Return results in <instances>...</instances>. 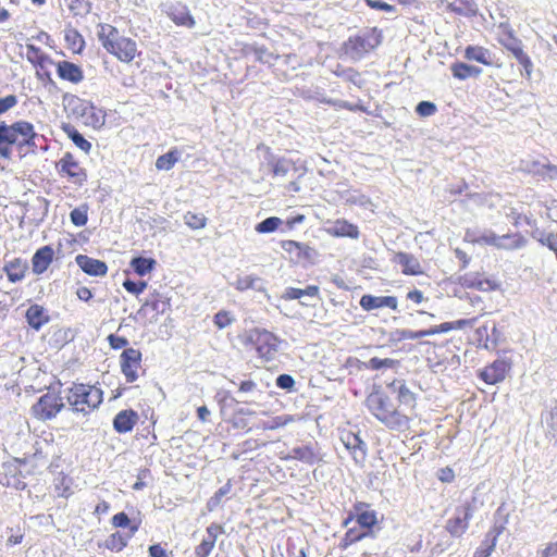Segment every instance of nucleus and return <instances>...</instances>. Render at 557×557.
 Instances as JSON below:
<instances>
[{"instance_id":"obj_39","label":"nucleus","mask_w":557,"mask_h":557,"mask_svg":"<svg viewBox=\"0 0 557 557\" xmlns=\"http://www.w3.org/2000/svg\"><path fill=\"white\" fill-rule=\"evenodd\" d=\"M127 544V540L119 532L111 534L106 541V547L110 550L120 552Z\"/></svg>"},{"instance_id":"obj_6","label":"nucleus","mask_w":557,"mask_h":557,"mask_svg":"<svg viewBox=\"0 0 557 557\" xmlns=\"http://www.w3.org/2000/svg\"><path fill=\"white\" fill-rule=\"evenodd\" d=\"M466 239L472 243L493 246L497 249L504 250L520 249L524 247L527 243L525 238L519 233L497 235L495 232L491 230H484L478 236H474V234L467 232Z\"/></svg>"},{"instance_id":"obj_27","label":"nucleus","mask_w":557,"mask_h":557,"mask_svg":"<svg viewBox=\"0 0 557 557\" xmlns=\"http://www.w3.org/2000/svg\"><path fill=\"white\" fill-rule=\"evenodd\" d=\"M465 58L470 61H476L484 65L492 64V54L490 50L479 46L467 47L465 51Z\"/></svg>"},{"instance_id":"obj_16","label":"nucleus","mask_w":557,"mask_h":557,"mask_svg":"<svg viewBox=\"0 0 557 557\" xmlns=\"http://www.w3.org/2000/svg\"><path fill=\"white\" fill-rule=\"evenodd\" d=\"M77 265L87 274L103 276L107 274L108 267L103 261L90 258L86 255H78L75 258Z\"/></svg>"},{"instance_id":"obj_28","label":"nucleus","mask_w":557,"mask_h":557,"mask_svg":"<svg viewBox=\"0 0 557 557\" xmlns=\"http://www.w3.org/2000/svg\"><path fill=\"white\" fill-rule=\"evenodd\" d=\"M319 295V287L315 285H309L306 288H295V287H287L282 298L285 300H294V299H301L302 297H318Z\"/></svg>"},{"instance_id":"obj_18","label":"nucleus","mask_w":557,"mask_h":557,"mask_svg":"<svg viewBox=\"0 0 557 557\" xmlns=\"http://www.w3.org/2000/svg\"><path fill=\"white\" fill-rule=\"evenodd\" d=\"M54 251L50 246L39 248L32 258L33 272L42 274L51 264Z\"/></svg>"},{"instance_id":"obj_3","label":"nucleus","mask_w":557,"mask_h":557,"mask_svg":"<svg viewBox=\"0 0 557 557\" xmlns=\"http://www.w3.org/2000/svg\"><path fill=\"white\" fill-rule=\"evenodd\" d=\"M36 137L33 124L18 121L11 125L0 123V157L9 159L12 154V146H30Z\"/></svg>"},{"instance_id":"obj_37","label":"nucleus","mask_w":557,"mask_h":557,"mask_svg":"<svg viewBox=\"0 0 557 557\" xmlns=\"http://www.w3.org/2000/svg\"><path fill=\"white\" fill-rule=\"evenodd\" d=\"M65 40L69 44V47L76 52H79L85 44L83 36L75 29L66 30Z\"/></svg>"},{"instance_id":"obj_29","label":"nucleus","mask_w":557,"mask_h":557,"mask_svg":"<svg viewBox=\"0 0 557 557\" xmlns=\"http://www.w3.org/2000/svg\"><path fill=\"white\" fill-rule=\"evenodd\" d=\"M450 70L454 77L458 79H467L472 76H479L482 73L480 67L461 62L451 64Z\"/></svg>"},{"instance_id":"obj_13","label":"nucleus","mask_w":557,"mask_h":557,"mask_svg":"<svg viewBox=\"0 0 557 557\" xmlns=\"http://www.w3.org/2000/svg\"><path fill=\"white\" fill-rule=\"evenodd\" d=\"M224 533V529L222 525L218 523H211L203 534L201 542L195 548V554L197 557H208L212 549L214 548L215 542L219 535Z\"/></svg>"},{"instance_id":"obj_46","label":"nucleus","mask_w":557,"mask_h":557,"mask_svg":"<svg viewBox=\"0 0 557 557\" xmlns=\"http://www.w3.org/2000/svg\"><path fill=\"white\" fill-rule=\"evenodd\" d=\"M357 522L364 528H371L376 523V513L374 510H366L357 516Z\"/></svg>"},{"instance_id":"obj_7","label":"nucleus","mask_w":557,"mask_h":557,"mask_svg":"<svg viewBox=\"0 0 557 557\" xmlns=\"http://www.w3.org/2000/svg\"><path fill=\"white\" fill-rule=\"evenodd\" d=\"M246 341L251 343L260 358L265 361L273 360L278 351L281 341L271 332L262 329H253L247 332Z\"/></svg>"},{"instance_id":"obj_33","label":"nucleus","mask_w":557,"mask_h":557,"mask_svg":"<svg viewBox=\"0 0 557 557\" xmlns=\"http://www.w3.org/2000/svg\"><path fill=\"white\" fill-rule=\"evenodd\" d=\"M154 264H156V260H153L151 258H144V257H137L131 261V267L140 276H144L147 273H149L150 271H152Z\"/></svg>"},{"instance_id":"obj_10","label":"nucleus","mask_w":557,"mask_h":557,"mask_svg":"<svg viewBox=\"0 0 557 557\" xmlns=\"http://www.w3.org/2000/svg\"><path fill=\"white\" fill-rule=\"evenodd\" d=\"M141 366V352L135 348H127L121 355V369L126 381L132 383L138 379Z\"/></svg>"},{"instance_id":"obj_26","label":"nucleus","mask_w":557,"mask_h":557,"mask_svg":"<svg viewBox=\"0 0 557 557\" xmlns=\"http://www.w3.org/2000/svg\"><path fill=\"white\" fill-rule=\"evenodd\" d=\"M329 233L339 237L358 238V227L345 220H337L330 228Z\"/></svg>"},{"instance_id":"obj_17","label":"nucleus","mask_w":557,"mask_h":557,"mask_svg":"<svg viewBox=\"0 0 557 557\" xmlns=\"http://www.w3.org/2000/svg\"><path fill=\"white\" fill-rule=\"evenodd\" d=\"M472 517V511L469 506L463 507L462 516H457L455 518L449 519L446 522V530L450 533V535L460 537L468 529L469 520Z\"/></svg>"},{"instance_id":"obj_19","label":"nucleus","mask_w":557,"mask_h":557,"mask_svg":"<svg viewBox=\"0 0 557 557\" xmlns=\"http://www.w3.org/2000/svg\"><path fill=\"white\" fill-rule=\"evenodd\" d=\"M138 419L139 417L136 411L132 409L122 410L115 416L113 428L117 433H127L133 430Z\"/></svg>"},{"instance_id":"obj_41","label":"nucleus","mask_w":557,"mask_h":557,"mask_svg":"<svg viewBox=\"0 0 557 557\" xmlns=\"http://www.w3.org/2000/svg\"><path fill=\"white\" fill-rule=\"evenodd\" d=\"M292 421H293V418L290 416H280V417H275L269 421L262 422L261 429L262 430H276L278 428H283V426L287 425Z\"/></svg>"},{"instance_id":"obj_20","label":"nucleus","mask_w":557,"mask_h":557,"mask_svg":"<svg viewBox=\"0 0 557 557\" xmlns=\"http://www.w3.org/2000/svg\"><path fill=\"white\" fill-rule=\"evenodd\" d=\"M27 269V262L21 258H14L5 262L3 267V271L11 283H17L24 280Z\"/></svg>"},{"instance_id":"obj_31","label":"nucleus","mask_w":557,"mask_h":557,"mask_svg":"<svg viewBox=\"0 0 557 557\" xmlns=\"http://www.w3.org/2000/svg\"><path fill=\"white\" fill-rule=\"evenodd\" d=\"M509 52H511L513 58L523 66L527 76L530 77L533 64L529 55L523 51L522 42L520 41L515 47H511Z\"/></svg>"},{"instance_id":"obj_43","label":"nucleus","mask_w":557,"mask_h":557,"mask_svg":"<svg viewBox=\"0 0 557 557\" xmlns=\"http://www.w3.org/2000/svg\"><path fill=\"white\" fill-rule=\"evenodd\" d=\"M470 324H471V322L469 320H458L455 322L442 323L440 325L434 326V329L436 331V334H440V333H447L451 330H459V329H462Z\"/></svg>"},{"instance_id":"obj_23","label":"nucleus","mask_w":557,"mask_h":557,"mask_svg":"<svg viewBox=\"0 0 557 557\" xmlns=\"http://www.w3.org/2000/svg\"><path fill=\"white\" fill-rule=\"evenodd\" d=\"M388 387L393 393L397 394V398L400 404L414 407L416 405V396L407 387L406 383L401 380L393 381Z\"/></svg>"},{"instance_id":"obj_9","label":"nucleus","mask_w":557,"mask_h":557,"mask_svg":"<svg viewBox=\"0 0 557 557\" xmlns=\"http://www.w3.org/2000/svg\"><path fill=\"white\" fill-rule=\"evenodd\" d=\"M63 407L59 397L52 394H46L33 406L34 414L41 420L55 417Z\"/></svg>"},{"instance_id":"obj_5","label":"nucleus","mask_w":557,"mask_h":557,"mask_svg":"<svg viewBox=\"0 0 557 557\" xmlns=\"http://www.w3.org/2000/svg\"><path fill=\"white\" fill-rule=\"evenodd\" d=\"M102 399L103 393L99 387L85 384H75L67 395V401L73 410L84 414L98 408Z\"/></svg>"},{"instance_id":"obj_36","label":"nucleus","mask_w":557,"mask_h":557,"mask_svg":"<svg viewBox=\"0 0 557 557\" xmlns=\"http://www.w3.org/2000/svg\"><path fill=\"white\" fill-rule=\"evenodd\" d=\"M260 282H261V280L257 276H252V275L240 276L235 282V288L240 292L249 289V288L261 289L260 286L258 285Z\"/></svg>"},{"instance_id":"obj_59","label":"nucleus","mask_w":557,"mask_h":557,"mask_svg":"<svg viewBox=\"0 0 557 557\" xmlns=\"http://www.w3.org/2000/svg\"><path fill=\"white\" fill-rule=\"evenodd\" d=\"M368 5L372 9L383 10L386 12H394L395 8L386 2H382L379 0H366Z\"/></svg>"},{"instance_id":"obj_61","label":"nucleus","mask_w":557,"mask_h":557,"mask_svg":"<svg viewBox=\"0 0 557 557\" xmlns=\"http://www.w3.org/2000/svg\"><path fill=\"white\" fill-rule=\"evenodd\" d=\"M149 554L151 557H168L166 550L160 544L151 545Z\"/></svg>"},{"instance_id":"obj_12","label":"nucleus","mask_w":557,"mask_h":557,"mask_svg":"<svg viewBox=\"0 0 557 557\" xmlns=\"http://www.w3.org/2000/svg\"><path fill=\"white\" fill-rule=\"evenodd\" d=\"M510 370V363L505 359H497L480 372V377L487 384L503 382Z\"/></svg>"},{"instance_id":"obj_48","label":"nucleus","mask_w":557,"mask_h":557,"mask_svg":"<svg viewBox=\"0 0 557 557\" xmlns=\"http://www.w3.org/2000/svg\"><path fill=\"white\" fill-rule=\"evenodd\" d=\"M123 287L131 294L139 295L147 288V282H133L131 280H126L123 283Z\"/></svg>"},{"instance_id":"obj_57","label":"nucleus","mask_w":557,"mask_h":557,"mask_svg":"<svg viewBox=\"0 0 557 557\" xmlns=\"http://www.w3.org/2000/svg\"><path fill=\"white\" fill-rule=\"evenodd\" d=\"M108 341L113 349H121L128 345V341L125 337L115 336L113 334L108 336Z\"/></svg>"},{"instance_id":"obj_8","label":"nucleus","mask_w":557,"mask_h":557,"mask_svg":"<svg viewBox=\"0 0 557 557\" xmlns=\"http://www.w3.org/2000/svg\"><path fill=\"white\" fill-rule=\"evenodd\" d=\"M381 44V33L373 28L362 35L350 37L345 42V53L352 60H360Z\"/></svg>"},{"instance_id":"obj_24","label":"nucleus","mask_w":557,"mask_h":557,"mask_svg":"<svg viewBox=\"0 0 557 557\" xmlns=\"http://www.w3.org/2000/svg\"><path fill=\"white\" fill-rule=\"evenodd\" d=\"M396 262L403 267V272L407 275H418L422 273L418 259L412 255L399 252L396 255Z\"/></svg>"},{"instance_id":"obj_52","label":"nucleus","mask_w":557,"mask_h":557,"mask_svg":"<svg viewBox=\"0 0 557 557\" xmlns=\"http://www.w3.org/2000/svg\"><path fill=\"white\" fill-rule=\"evenodd\" d=\"M17 104V98L14 95H8L0 98V115L8 112Z\"/></svg>"},{"instance_id":"obj_11","label":"nucleus","mask_w":557,"mask_h":557,"mask_svg":"<svg viewBox=\"0 0 557 557\" xmlns=\"http://www.w3.org/2000/svg\"><path fill=\"white\" fill-rule=\"evenodd\" d=\"M59 173L66 175L69 180L77 185H83L87 176L82 166L74 160L71 153H65L57 164Z\"/></svg>"},{"instance_id":"obj_47","label":"nucleus","mask_w":557,"mask_h":557,"mask_svg":"<svg viewBox=\"0 0 557 557\" xmlns=\"http://www.w3.org/2000/svg\"><path fill=\"white\" fill-rule=\"evenodd\" d=\"M293 168V164L290 161L285 159H278L273 164V174L275 176L284 177L287 175L289 170Z\"/></svg>"},{"instance_id":"obj_42","label":"nucleus","mask_w":557,"mask_h":557,"mask_svg":"<svg viewBox=\"0 0 557 557\" xmlns=\"http://www.w3.org/2000/svg\"><path fill=\"white\" fill-rule=\"evenodd\" d=\"M70 219L75 226H84L88 221L87 208L85 206L75 208L71 211Z\"/></svg>"},{"instance_id":"obj_53","label":"nucleus","mask_w":557,"mask_h":557,"mask_svg":"<svg viewBox=\"0 0 557 557\" xmlns=\"http://www.w3.org/2000/svg\"><path fill=\"white\" fill-rule=\"evenodd\" d=\"M395 363L393 359L386 358V359H380V358H371L368 362V368L372 370H379L384 367H392Z\"/></svg>"},{"instance_id":"obj_40","label":"nucleus","mask_w":557,"mask_h":557,"mask_svg":"<svg viewBox=\"0 0 557 557\" xmlns=\"http://www.w3.org/2000/svg\"><path fill=\"white\" fill-rule=\"evenodd\" d=\"M282 224V220L276 216H271L256 225L258 233H272Z\"/></svg>"},{"instance_id":"obj_35","label":"nucleus","mask_w":557,"mask_h":557,"mask_svg":"<svg viewBox=\"0 0 557 557\" xmlns=\"http://www.w3.org/2000/svg\"><path fill=\"white\" fill-rule=\"evenodd\" d=\"M178 152L176 150L169 151L157 159L156 168L158 170L169 171L178 161Z\"/></svg>"},{"instance_id":"obj_34","label":"nucleus","mask_w":557,"mask_h":557,"mask_svg":"<svg viewBox=\"0 0 557 557\" xmlns=\"http://www.w3.org/2000/svg\"><path fill=\"white\" fill-rule=\"evenodd\" d=\"M502 33L499 34L498 41L506 49L510 50L521 40L513 36L512 29L508 25H500Z\"/></svg>"},{"instance_id":"obj_55","label":"nucleus","mask_w":557,"mask_h":557,"mask_svg":"<svg viewBox=\"0 0 557 557\" xmlns=\"http://www.w3.org/2000/svg\"><path fill=\"white\" fill-rule=\"evenodd\" d=\"M301 244L302 243H298V242H295V240H284L282 243V248L286 252H288L290 255H295L298 258V253H299Z\"/></svg>"},{"instance_id":"obj_21","label":"nucleus","mask_w":557,"mask_h":557,"mask_svg":"<svg viewBox=\"0 0 557 557\" xmlns=\"http://www.w3.org/2000/svg\"><path fill=\"white\" fill-rule=\"evenodd\" d=\"M26 320L30 327L38 331L42 325L49 322V315L44 307L32 305L26 311Z\"/></svg>"},{"instance_id":"obj_56","label":"nucleus","mask_w":557,"mask_h":557,"mask_svg":"<svg viewBox=\"0 0 557 557\" xmlns=\"http://www.w3.org/2000/svg\"><path fill=\"white\" fill-rule=\"evenodd\" d=\"M295 384L294 379L288 374H281L276 379V385L283 389H290Z\"/></svg>"},{"instance_id":"obj_25","label":"nucleus","mask_w":557,"mask_h":557,"mask_svg":"<svg viewBox=\"0 0 557 557\" xmlns=\"http://www.w3.org/2000/svg\"><path fill=\"white\" fill-rule=\"evenodd\" d=\"M285 459H296L309 465L314 463L318 460V455L314 448L310 445L294 447Z\"/></svg>"},{"instance_id":"obj_2","label":"nucleus","mask_w":557,"mask_h":557,"mask_svg":"<svg viewBox=\"0 0 557 557\" xmlns=\"http://www.w3.org/2000/svg\"><path fill=\"white\" fill-rule=\"evenodd\" d=\"M97 36L102 47L121 62L129 63L138 54L137 44L110 24H99Z\"/></svg>"},{"instance_id":"obj_4","label":"nucleus","mask_w":557,"mask_h":557,"mask_svg":"<svg viewBox=\"0 0 557 557\" xmlns=\"http://www.w3.org/2000/svg\"><path fill=\"white\" fill-rule=\"evenodd\" d=\"M63 107L67 116L92 128H99L104 123V115L91 102L74 95H64Z\"/></svg>"},{"instance_id":"obj_32","label":"nucleus","mask_w":557,"mask_h":557,"mask_svg":"<svg viewBox=\"0 0 557 557\" xmlns=\"http://www.w3.org/2000/svg\"><path fill=\"white\" fill-rule=\"evenodd\" d=\"M436 334V331L433 327L429 330H422V331H411V330H396L393 332V337L397 341H404V339H419L424 336H430Z\"/></svg>"},{"instance_id":"obj_22","label":"nucleus","mask_w":557,"mask_h":557,"mask_svg":"<svg viewBox=\"0 0 557 557\" xmlns=\"http://www.w3.org/2000/svg\"><path fill=\"white\" fill-rule=\"evenodd\" d=\"M58 74L62 79L72 83H79L84 78L82 69L67 61H62L58 64Z\"/></svg>"},{"instance_id":"obj_51","label":"nucleus","mask_w":557,"mask_h":557,"mask_svg":"<svg viewBox=\"0 0 557 557\" xmlns=\"http://www.w3.org/2000/svg\"><path fill=\"white\" fill-rule=\"evenodd\" d=\"M502 532V528H499L496 533L493 535L492 540H491V544L486 547V548H480L478 549L473 557H490V555L492 554V552L494 550V547L496 545V540H497V536L500 534Z\"/></svg>"},{"instance_id":"obj_38","label":"nucleus","mask_w":557,"mask_h":557,"mask_svg":"<svg viewBox=\"0 0 557 557\" xmlns=\"http://www.w3.org/2000/svg\"><path fill=\"white\" fill-rule=\"evenodd\" d=\"M184 222L187 226H189L193 230H200L206 226L207 219L203 214L187 212L184 215Z\"/></svg>"},{"instance_id":"obj_14","label":"nucleus","mask_w":557,"mask_h":557,"mask_svg":"<svg viewBox=\"0 0 557 557\" xmlns=\"http://www.w3.org/2000/svg\"><path fill=\"white\" fill-rule=\"evenodd\" d=\"M341 441L345 448L352 455L356 462L364 461L367 446L359 435L352 432H343Z\"/></svg>"},{"instance_id":"obj_44","label":"nucleus","mask_w":557,"mask_h":557,"mask_svg":"<svg viewBox=\"0 0 557 557\" xmlns=\"http://www.w3.org/2000/svg\"><path fill=\"white\" fill-rule=\"evenodd\" d=\"M234 321V317L228 311L224 310L219 311L213 318L215 326L220 330L230 326Z\"/></svg>"},{"instance_id":"obj_1","label":"nucleus","mask_w":557,"mask_h":557,"mask_svg":"<svg viewBox=\"0 0 557 557\" xmlns=\"http://www.w3.org/2000/svg\"><path fill=\"white\" fill-rule=\"evenodd\" d=\"M366 405L371 413L389 430L405 432L409 429L408 416L395 409L383 393L377 391L371 393L366 399Z\"/></svg>"},{"instance_id":"obj_15","label":"nucleus","mask_w":557,"mask_h":557,"mask_svg":"<svg viewBox=\"0 0 557 557\" xmlns=\"http://www.w3.org/2000/svg\"><path fill=\"white\" fill-rule=\"evenodd\" d=\"M359 304L360 307L366 311H371L380 308H389L394 311L398 310V300L394 296L363 295Z\"/></svg>"},{"instance_id":"obj_62","label":"nucleus","mask_w":557,"mask_h":557,"mask_svg":"<svg viewBox=\"0 0 557 557\" xmlns=\"http://www.w3.org/2000/svg\"><path fill=\"white\" fill-rule=\"evenodd\" d=\"M287 555L288 557H306V552L302 547L297 548L295 544H289Z\"/></svg>"},{"instance_id":"obj_50","label":"nucleus","mask_w":557,"mask_h":557,"mask_svg":"<svg viewBox=\"0 0 557 557\" xmlns=\"http://www.w3.org/2000/svg\"><path fill=\"white\" fill-rule=\"evenodd\" d=\"M416 112L420 116H431L436 112V106L430 101H421L418 103Z\"/></svg>"},{"instance_id":"obj_49","label":"nucleus","mask_w":557,"mask_h":557,"mask_svg":"<svg viewBox=\"0 0 557 557\" xmlns=\"http://www.w3.org/2000/svg\"><path fill=\"white\" fill-rule=\"evenodd\" d=\"M70 137L72 138L73 143L83 151L89 152L91 149V144L86 140L82 134H79L77 131H72L69 133Z\"/></svg>"},{"instance_id":"obj_45","label":"nucleus","mask_w":557,"mask_h":557,"mask_svg":"<svg viewBox=\"0 0 557 557\" xmlns=\"http://www.w3.org/2000/svg\"><path fill=\"white\" fill-rule=\"evenodd\" d=\"M534 172L544 178L554 180L557 177V166L553 164H534Z\"/></svg>"},{"instance_id":"obj_58","label":"nucleus","mask_w":557,"mask_h":557,"mask_svg":"<svg viewBox=\"0 0 557 557\" xmlns=\"http://www.w3.org/2000/svg\"><path fill=\"white\" fill-rule=\"evenodd\" d=\"M539 557H556L557 556V542L548 543L544 548L537 552Z\"/></svg>"},{"instance_id":"obj_30","label":"nucleus","mask_w":557,"mask_h":557,"mask_svg":"<svg viewBox=\"0 0 557 557\" xmlns=\"http://www.w3.org/2000/svg\"><path fill=\"white\" fill-rule=\"evenodd\" d=\"M169 15L171 20L177 25L187 27H193L195 25V21L186 7L172 8L169 12Z\"/></svg>"},{"instance_id":"obj_60","label":"nucleus","mask_w":557,"mask_h":557,"mask_svg":"<svg viewBox=\"0 0 557 557\" xmlns=\"http://www.w3.org/2000/svg\"><path fill=\"white\" fill-rule=\"evenodd\" d=\"M129 523V519L126 513L120 512L113 516L112 524L116 528H125Z\"/></svg>"},{"instance_id":"obj_64","label":"nucleus","mask_w":557,"mask_h":557,"mask_svg":"<svg viewBox=\"0 0 557 557\" xmlns=\"http://www.w3.org/2000/svg\"><path fill=\"white\" fill-rule=\"evenodd\" d=\"M544 243L547 245V247L553 250L557 251V233L556 234H549Z\"/></svg>"},{"instance_id":"obj_63","label":"nucleus","mask_w":557,"mask_h":557,"mask_svg":"<svg viewBox=\"0 0 557 557\" xmlns=\"http://www.w3.org/2000/svg\"><path fill=\"white\" fill-rule=\"evenodd\" d=\"M77 297L83 301H88L92 298V293L88 287L82 286L76 290Z\"/></svg>"},{"instance_id":"obj_54","label":"nucleus","mask_w":557,"mask_h":557,"mask_svg":"<svg viewBox=\"0 0 557 557\" xmlns=\"http://www.w3.org/2000/svg\"><path fill=\"white\" fill-rule=\"evenodd\" d=\"M317 256H318V252L314 248H312L306 244H301V247H300V250L298 253V258H304L306 260L312 261L317 258Z\"/></svg>"}]
</instances>
